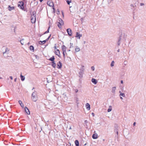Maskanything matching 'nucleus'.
I'll return each mask as SVG.
<instances>
[{
    "mask_svg": "<svg viewBox=\"0 0 146 146\" xmlns=\"http://www.w3.org/2000/svg\"><path fill=\"white\" fill-rule=\"evenodd\" d=\"M36 12L35 11H33L32 14L31 16V20L32 23H35L36 21Z\"/></svg>",
    "mask_w": 146,
    "mask_h": 146,
    "instance_id": "nucleus-1",
    "label": "nucleus"
},
{
    "mask_svg": "<svg viewBox=\"0 0 146 146\" xmlns=\"http://www.w3.org/2000/svg\"><path fill=\"white\" fill-rule=\"evenodd\" d=\"M32 99L33 101L35 102L38 99L37 92L36 91H35L32 94Z\"/></svg>",
    "mask_w": 146,
    "mask_h": 146,
    "instance_id": "nucleus-2",
    "label": "nucleus"
},
{
    "mask_svg": "<svg viewBox=\"0 0 146 146\" xmlns=\"http://www.w3.org/2000/svg\"><path fill=\"white\" fill-rule=\"evenodd\" d=\"M19 3H20V4H18V7L21 9L23 10L24 9V2L22 1H21L19 2Z\"/></svg>",
    "mask_w": 146,
    "mask_h": 146,
    "instance_id": "nucleus-3",
    "label": "nucleus"
},
{
    "mask_svg": "<svg viewBox=\"0 0 146 146\" xmlns=\"http://www.w3.org/2000/svg\"><path fill=\"white\" fill-rule=\"evenodd\" d=\"M58 21L59 22H58V24L57 25V26L59 27H60V26L63 25L64 23L62 20L61 19H60Z\"/></svg>",
    "mask_w": 146,
    "mask_h": 146,
    "instance_id": "nucleus-4",
    "label": "nucleus"
},
{
    "mask_svg": "<svg viewBox=\"0 0 146 146\" xmlns=\"http://www.w3.org/2000/svg\"><path fill=\"white\" fill-rule=\"evenodd\" d=\"M62 50L63 52V55L64 57L65 56V53H66V47L65 46L63 45L62 46Z\"/></svg>",
    "mask_w": 146,
    "mask_h": 146,
    "instance_id": "nucleus-5",
    "label": "nucleus"
},
{
    "mask_svg": "<svg viewBox=\"0 0 146 146\" xmlns=\"http://www.w3.org/2000/svg\"><path fill=\"white\" fill-rule=\"evenodd\" d=\"M67 31L68 34L70 36H71L72 35V30L70 29H68L67 30Z\"/></svg>",
    "mask_w": 146,
    "mask_h": 146,
    "instance_id": "nucleus-6",
    "label": "nucleus"
},
{
    "mask_svg": "<svg viewBox=\"0 0 146 146\" xmlns=\"http://www.w3.org/2000/svg\"><path fill=\"white\" fill-rule=\"evenodd\" d=\"M25 112L28 114H30V112L28 108L26 107L25 108Z\"/></svg>",
    "mask_w": 146,
    "mask_h": 146,
    "instance_id": "nucleus-7",
    "label": "nucleus"
},
{
    "mask_svg": "<svg viewBox=\"0 0 146 146\" xmlns=\"http://www.w3.org/2000/svg\"><path fill=\"white\" fill-rule=\"evenodd\" d=\"M62 64L60 61L58 62L57 64V68H60L62 67Z\"/></svg>",
    "mask_w": 146,
    "mask_h": 146,
    "instance_id": "nucleus-8",
    "label": "nucleus"
},
{
    "mask_svg": "<svg viewBox=\"0 0 146 146\" xmlns=\"http://www.w3.org/2000/svg\"><path fill=\"white\" fill-rule=\"evenodd\" d=\"M9 50L7 47L5 48V51L3 52V53L4 54H8Z\"/></svg>",
    "mask_w": 146,
    "mask_h": 146,
    "instance_id": "nucleus-9",
    "label": "nucleus"
},
{
    "mask_svg": "<svg viewBox=\"0 0 146 146\" xmlns=\"http://www.w3.org/2000/svg\"><path fill=\"white\" fill-rule=\"evenodd\" d=\"M119 127L117 125H116L114 127V131L116 132V131H118Z\"/></svg>",
    "mask_w": 146,
    "mask_h": 146,
    "instance_id": "nucleus-10",
    "label": "nucleus"
},
{
    "mask_svg": "<svg viewBox=\"0 0 146 146\" xmlns=\"http://www.w3.org/2000/svg\"><path fill=\"white\" fill-rule=\"evenodd\" d=\"M55 53L56 55L58 56H59L60 54V51L58 49L56 50V51H55Z\"/></svg>",
    "mask_w": 146,
    "mask_h": 146,
    "instance_id": "nucleus-11",
    "label": "nucleus"
},
{
    "mask_svg": "<svg viewBox=\"0 0 146 146\" xmlns=\"http://www.w3.org/2000/svg\"><path fill=\"white\" fill-rule=\"evenodd\" d=\"M82 35L79 34L78 32L76 33V37H78L79 39L80 38V37L82 36Z\"/></svg>",
    "mask_w": 146,
    "mask_h": 146,
    "instance_id": "nucleus-12",
    "label": "nucleus"
},
{
    "mask_svg": "<svg viewBox=\"0 0 146 146\" xmlns=\"http://www.w3.org/2000/svg\"><path fill=\"white\" fill-rule=\"evenodd\" d=\"M86 108L88 110H89L90 109V105L88 103H87L86 104Z\"/></svg>",
    "mask_w": 146,
    "mask_h": 146,
    "instance_id": "nucleus-13",
    "label": "nucleus"
},
{
    "mask_svg": "<svg viewBox=\"0 0 146 146\" xmlns=\"http://www.w3.org/2000/svg\"><path fill=\"white\" fill-rule=\"evenodd\" d=\"M92 82L94 84H96L97 82V80L94 78H92Z\"/></svg>",
    "mask_w": 146,
    "mask_h": 146,
    "instance_id": "nucleus-14",
    "label": "nucleus"
},
{
    "mask_svg": "<svg viewBox=\"0 0 146 146\" xmlns=\"http://www.w3.org/2000/svg\"><path fill=\"white\" fill-rule=\"evenodd\" d=\"M116 89V87H114L112 88V89L111 90V92L113 94H115V91Z\"/></svg>",
    "mask_w": 146,
    "mask_h": 146,
    "instance_id": "nucleus-15",
    "label": "nucleus"
},
{
    "mask_svg": "<svg viewBox=\"0 0 146 146\" xmlns=\"http://www.w3.org/2000/svg\"><path fill=\"white\" fill-rule=\"evenodd\" d=\"M92 137L93 139H96L98 138V135L97 134H93Z\"/></svg>",
    "mask_w": 146,
    "mask_h": 146,
    "instance_id": "nucleus-16",
    "label": "nucleus"
},
{
    "mask_svg": "<svg viewBox=\"0 0 146 146\" xmlns=\"http://www.w3.org/2000/svg\"><path fill=\"white\" fill-rule=\"evenodd\" d=\"M48 4L49 6L50 7H52L54 6V4L52 2H48Z\"/></svg>",
    "mask_w": 146,
    "mask_h": 146,
    "instance_id": "nucleus-17",
    "label": "nucleus"
},
{
    "mask_svg": "<svg viewBox=\"0 0 146 146\" xmlns=\"http://www.w3.org/2000/svg\"><path fill=\"white\" fill-rule=\"evenodd\" d=\"M51 65L54 68H55L56 64V63L54 62H52Z\"/></svg>",
    "mask_w": 146,
    "mask_h": 146,
    "instance_id": "nucleus-18",
    "label": "nucleus"
},
{
    "mask_svg": "<svg viewBox=\"0 0 146 146\" xmlns=\"http://www.w3.org/2000/svg\"><path fill=\"white\" fill-rule=\"evenodd\" d=\"M54 56H52L51 58L49 59V60L52 62H54Z\"/></svg>",
    "mask_w": 146,
    "mask_h": 146,
    "instance_id": "nucleus-19",
    "label": "nucleus"
},
{
    "mask_svg": "<svg viewBox=\"0 0 146 146\" xmlns=\"http://www.w3.org/2000/svg\"><path fill=\"white\" fill-rule=\"evenodd\" d=\"M83 72H82L81 71H80L79 72V76L80 78H82L83 76Z\"/></svg>",
    "mask_w": 146,
    "mask_h": 146,
    "instance_id": "nucleus-20",
    "label": "nucleus"
},
{
    "mask_svg": "<svg viewBox=\"0 0 146 146\" xmlns=\"http://www.w3.org/2000/svg\"><path fill=\"white\" fill-rule=\"evenodd\" d=\"M75 143L76 146H79V141L78 140L75 141Z\"/></svg>",
    "mask_w": 146,
    "mask_h": 146,
    "instance_id": "nucleus-21",
    "label": "nucleus"
},
{
    "mask_svg": "<svg viewBox=\"0 0 146 146\" xmlns=\"http://www.w3.org/2000/svg\"><path fill=\"white\" fill-rule=\"evenodd\" d=\"M19 104H20V105H21V106L22 108H24V105H23V104L22 101L21 100H19Z\"/></svg>",
    "mask_w": 146,
    "mask_h": 146,
    "instance_id": "nucleus-22",
    "label": "nucleus"
},
{
    "mask_svg": "<svg viewBox=\"0 0 146 146\" xmlns=\"http://www.w3.org/2000/svg\"><path fill=\"white\" fill-rule=\"evenodd\" d=\"M46 42V40H44L42 41H39V43L40 44H43L44 43H45Z\"/></svg>",
    "mask_w": 146,
    "mask_h": 146,
    "instance_id": "nucleus-23",
    "label": "nucleus"
},
{
    "mask_svg": "<svg viewBox=\"0 0 146 146\" xmlns=\"http://www.w3.org/2000/svg\"><path fill=\"white\" fill-rule=\"evenodd\" d=\"M21 80L22 81H23L25 79V76H23L22 74L20 75Z\"/></svg>",
    "mask_w": 146,
    "mask_h": 146,
    "instance_id": "nucleus-24",
    "label": "nucleus"
},
{
    "mask_svg": "<svg viewBox=\"0 0 146 146\" xmlns=\"http://www.w3.org/2000/svg\"><path fill=\"white\" fill-rule=\"evenodd\" d=\"M8 8H9V10L10 11H11L12 10L14 9V7H11L10 5H9Z\"/></svg>",
    "mask_w": 146,
    "mask_h": 146,
    "instance_id": "nucleus-25",
    "label": "nucleus"
},
{
    "mask_svg": "<svg viewBox=\"0 0 146 146\" xmlns=\"http://www.w3.org/2000/svg\"><path fill=\"white\" fill-rule=\"evenodd\" d=\"M80 50V48L78 46H76V47L75 49V51L76 52H77L79 51Z\"/></svg>",
    "mask_w": 146,
    "mask_h": 146,
    "instance_id": "nucleus-26",
    "label": "nucleus"
},
{
    "mask_svg": "<svg viewBox=\"0 0 146 146\" xmlns=\"http://www.w3.org/2000/svg\"><path fill=\"white\" fill-rule=\"evenodd\" d=\"M112 110V106H109V109L108 110V112H109Z\"/></svg>",
    "mask_w": 146,
    "mask_h": 146,
    "instance_id": "nucleus-27",
    "label": "nucleus"
},
{
    "mask_svg": "<svg viewBox=\"0 0 146 146\" xmlns=\"http://www.w3.org/2000/svg\"><path fill=\"white\" fill-rule=\"evenodd\" d=\"M29 48L31 50H33V51H34V48L33 46H30Z\"/></svg>",
    "mask_w": 146,
    "mask_h": 146,
    "instance_id": "nucleus-28",
    "label": "nucleus"
},
{
    "mask_svg": "<svg viewBox=\"0 0 146 146\" xmlns=\"http://www.w3.org/2000/svg\"><path fill=\"white\" fill-rule=\"evenodd\" d=\"M24 40V39H23L20 41L22 45H23L24 44V42L23 41Z\"/></svg>",
    "mask_w": 146,
    "mask_h": 146,
    "instance_id": "nucleus-29",
    "label": "nucleus"
},
{
    "mask_svg": "<svg viewBox=\"0 0 146 146\" xmlns=\"http://www.w3.org/2000/svg\"><path fill=\"white\" fill-rule=\"evenodd\" d=\"M82 68L80 69V71H81L82 72H84V66L82 65Z\"/></svg>",
    "mask_w": 146,
    "mask_h": 146,
    "instance_id": "nucleus-30",
    "label": "nucleus"
},
{
    "mask_svg": "<svg viewBox=\"0 0 146 146\" xmlns=\"http://www.w3.org/2000/svg\"><path fill=\"white\" fill-rule=\"evenodd\" d=\"M120 96H121L123 97H125V95L124 93H121L119 94Z\"/></svg>",
    "mask_w": 146,
    "mask_h": 146,
    "instance_id": "nucleus-31",
    "label": "nucleus"
},
{
    "mask_svg": "<svg viewBox=\"0 0 146 146\" xmlns=\"http://www.w3.org/2000/svg\"><path fill=\"white\" fill-rule=\"evenodd\" d=\"M66 1L68 5H69L71 2V0H66Z\"/></svg>",
    "mask_w": 146,
    "mask_h": 146,
    "instance_id": "nucleus-32",
    "label": "nucleus"
},
{
    "mask_svg": "<svg viewBox=\"0 0 146 146\" xmlns=\"http://www.w3.org/2000/svg\"><path fill=\"white\" fill-rule=\"evenodd\" d=\"M114 62L113 61H112L111 64V67H113L114 65Z\"/></svg>",
    "mask_w": 146,
    "mask_h": 146,
    "instance_id": "nucleus-33",
    "label": "nucleus"
},
{
    "mask_svg": "<svg viewBox=\"0 0 146 146\" xmlns=\"http://www.w3.org/2000/svg\"><path fill=\"white\" fill-rule=\"evenodd\" d=\"M50 28V27H48V29H47V30L44 33V34H46V33H48L49 32V29Z\"/></svg>",
    "mask_w": 146,
    "mask_h": 146,
    "instance_id": "nucleus-34",
    "label": "nucleus"
},
{
    "mask_svg": "<svg viewBox=\"0 0 146 146\" xmlns=\"http://www.w3.org/2000/svg\"><path fill=\"white\" fill-rule=\"evenodd\" d=\"M130 6L131 7H132L133 8H134V7H136V5H133V4H131L130 5Z\"/></svg>",
    "mask_w": 146,
    "mask_h": 146,
    "instance_id": "nucleus-35",
    "label": "nucleus"
},
{
    "mask_svg": "<svg viewBox=\"0 0 146 146\" xmlns=\"http://www.w3.org/2000/svg\"><path fill=\"white\" fill-rule=\"evenodd\" d=\"M121 43V41H119L118 40L117 42V44L118 46H119L120 45Z\"/></svg>",
    "mask_w": 146,
    "mask_h": 146,
    "instance_id": "nucleus-36",
    "label": "nucleus"
},
{
    "mask_svg": "<svg viewBox=\"0 0 146 146\" xmlns=\"http://www.w3.org/2000/svg\"><path fill=\"white\" fill-rule=\"evenodd\" d=\"M127 61H125L123 62V63H124V64L125 65H126L127 64Z\"/></svg>",
    "mask_w": 146,
    "mask_h": 146,
    "instance_id": "nucleus-37",
    "label": "nucleus"
},
{
    "mask_svg": "<svg viewBox=\"0 0 146 146\" xmlns=\"http://www.w3.org/2000/svg\"><path fill=\"white\" fill-rule=\"evenodd\" d=\"M91 69L93 71H94L95 70V68L94 67V66H92L91 67Z\"/></svg>",
    "mask_w": 146,
    "mask_h": 146,
    "instance_id": "nucleus-38",
    "label": "nucleus"
},
{
    "mask_svg": "<svg viewBox=\"0 0 146 146\" xmlns=\"http://www.w3.org/2000/svg\"><path fill=\"white\" fill-rule=\"evenodd\" d=\"M70 48H72L73 47V43H70Z\"/></svg>",
    "mask_w": 146,
    "mask_h": 146,
    "instance_id": "nucleus-39",
    "label": "nucleus"
},
{
    "mask_svg": "<svg viewBox=\"0 0 146 146\" xmlns=\"http://www.w3.org/2000/svg\"><path fill=\"white\" fill-rule=\"evenodd\" d=\"M131 8V9H133V13H134V11L135 10V8Z\"/></svg>",
    "mask_w": 146,
    "mask_h": 146,
    "instance_id": "nucleus-40",
    "label": "nucleus"
},
{
    "mask_svg": "<svg viewBox=\"0 0 146 146\" xmlns=\"http://www.w3.org/2000/svg\"><path fill=\"white\" fill-rule=\"evenodd\" d=\"M121 36H120L119 37V38L118 40H119V41H121Z\"/></svg>",
    "mask_w": 146,
    "mask_h": 146,
    "instance_id": "nucleus-41",
    "label": "nucleus"
},
{
    "mask_svg": "<svg viewBox=\"0 0 146 146\" xmlns=\"http://www.w3.org/2000/svg\"><path fill=\"white\" fill-rule=\"evenodd\" d=\"M50 36H51V35H50V36L48 37V38L47 39H46L45 40H46V41H47L48 39H49V38H50Z\"/></svg>",
    "mask_w": 146,
    "mask_h": 146,
    "instance_id": "nucleus-42",
    "label": "nucleus"
},
{
    "mask_svg": "<svg viewBox=\"0 0 146 146\" xmlns=\"http://www.w3.org/2000/svg\"><path fill=\"white\" fill-rule=\"evenodd\" d=\"M144 5V3H140V5L141 6H143V5Z\"/></svg>",
    "mask_w": 146,
    "mask_h": 146,
    "instance_id": "nucleus-43",
    "label": "nucleus"
},
{
    "mask_svg": "<svg viewBox=\"0 0 146 146\" xmlns=\"http://www.w3.org/2000/svg\"><path fill=\"white\" fill-rule=\"evenodd\" d=\"M75 91L76 93H77L78 92V90L77 89H76L75 90Z\"/></svg>",
    "mask_w": 146,
    "mask_h": 146,
    "instance_id": "nucleus-44",
    "label": "nucleus"
},
{
    "mask_svg": "<svg viewBox=\"0 0 146 146\" xmlns=\"http://www.w3.org/2000/svg\"><path fill=\"white\" fill-rule=\"evenodd\" d=\"M9 78L11 80H12L13 79V77L12 76H10Z\"/></svg>",
    "mask_w": 146,
    "mask_h": 146,
    "instance_id": "nucleus-45",
    "label": "nucleus"
},
{
    "mask_svg": "<svg viewBox=\"0 0 146 146\" xmlns=\"http://www.w3.org/2000/svg\"><path fill=\"white\" fill-rule=\"evenodd\" d=\"M35 56L36 57V58H38V56H37V55H35Z\"/></svg>",
    "mask_w": 146,
    "mask_h": 146,
    "instance_id": "nucleus-46",
    "label": "nucleus"
},
{
    "mask_svg": "<svg viewBox=\"0 0 146 146\" xmlns=\"http://www.w3.org/2000/svg\"><path fill=\"white\" fill-rule=\"evenodd\" d=\"M135 124H136V122H134L133 123V126H135Z\"/></svg>",
    "mask_w": 146,
    "mask_h": 146,
    "instance_id": "nucleus-47",
    "label": "nucleus"
},
{
    "mask_svg": "<svg viewBox=\"0 0 146 146\" xmlns=\"http://www.w3.org/2000/svg\"><path fill=\"white\" fill-rule=\"evenodd\" d=\"M92 115H93V116H94V113H92Z\"/></svg>",
    "mask_w": 146,
    "mask_h": 146,
    "instance_id": "nucleus-48",
    "label": "nucleus"
},
{
    "mask_svg": "<svg viewBox=\"0 0 146 146\" xmlns=\"http://www.w3.org/2000/svg\"><path fill=\"white\" fill-rule=\"evenodd\" d=\"M115 133H116L117 134V136H118V131H116Z\"/></svg>",
    "mask_w": 146,
    "mask_h": 146,
    "instance_id": "nucleus-49",
    "label": "nucleus"
},
{
    "mask_svg": "<svg viewBox=\"0 0 146 146\" xmlns=\"http://www.w3.org/2000/svg\"><path fill=\"white\" fill-rule=\"evenodd\" d=\"M53 10L54 11H55V9L53 7Z\"/></svg>",
    "mask_w": 146,
    "mask_h": 146,
    "instance_id": "nucleus-50",
    "label": "nucleus"
},
{
    "mask_svg": "<svg viewBox=\"0 0 146 146\" xmlns=\"http://www.w3.org/2000/svg\"><path fill=\"white\" fill-rule=\"evenodd\" d=\"M120 99L121 100H123V98L122 97H120Z\"/></svg>",
    "mask_w": 146,
    "mask_h": 146,
    "instance_id": "nucleus-51",
    "label": "nucleus"
},
{
    "mask_svg": "<svg viewBox=\"0 0 146 146\" xmlns=\"http://www.w3.org/2000/svg\"><path fill=\"white\" fill-rule=\"evenodd\" d=\"M87 122H88V121L86 120L85 121V123H87Z\"/></svg>",
    "mask_w": 146,
    "mask_h": 146,
    "instance_id": "nucleus-52",
    "label": "nucleus"
},
{
    "mask_svg": "<svg viewBox=\"0 0 146 146\" xmlns=\"http://www.w3.org/2000/svg\"><path fill=\"white\" fill-rule=\"evenodd\" d=\"M121 84H123V80H121Z\"/></svg>",
    "mask_w": 146,
    "mask_h": 146,
    "instance_id": "nucleus-53",
    "label": "nucleus"
},
{
    "mask_svg": "<svg viewBox=\"0 0 146 146\" xmlns=\"http://www.w3.org/2000/svg\"><path fill=\"white\" fill-rule=\"evenodd\" d=\"M17 78H16L15 79L14 81L15 82H16L17 81Z\"/></svg>",
    "mask_w": 146,
    "mask_h": 146,
    "instance_id": "nucleus-54",
    "label": "nucleus"
},
{
    "mask_svg": "<svg viewBox=\"0 0 146 146\" xmlns=\"http://www.w3.org/2000/svg\"><path fill=\"white\" fill-rule=\"evenodd\" d=\"M117 52H119L120 51V49H118L117 50Z\"/></svg>",
    "mask_w": 146,
    "mask_h": 146,
    "instance_id": "nucleus-55",
    "label": "nucleus"
},
{
    "mask_svg": "<svg viewBox=\"0 0 146 146\" xmlns=\"http://www.w3.org/2000/svg\"><path fill=\"white\" fill-rule=\"evenodd\" d=\"M43 1V0H40V2H42Z\"/></svg>",
    "mask_w": 146,
    "mask_h": 146,
    "instance_id": "nucleus-56",
    "label": "nucleus"
},
{
    "mask_svg": "<svg viewBox=\"0 0 146 146\" xmlns=\"http://www.w3.org/2000/svg\"><path fill=\"white\" fill-rule=\"evenodd\" d=\"M54 48L55 49H56V47L55 46H54Z\"/></svg>",
    "mask_w": 146,
    "mask_h": 146,
    "instance_id": "nucleus-57",
    "label": "nucleus"
},
{
    "mask_svg": "<svg viewBox=\"0 0 146 146\" xmlns=\"http://www.w3.org/2000/svg\"><path fill=\"white\" fill-rule=\"evenodd\" d=\"M85 43H86V41H84V44H85Z\"/></svg>",
    "mask_w": 146,
    "mask_h": 146,
    "instance_id": "nucleus-58",
    "label": "nucleus"
},
{
    "mask_svg": "<svg viewBox=\"0 0 146 146\" xmlns=\"http://www.w3.org/2000/svg\"><path fill=\"white\" fill-rule=\"evenodd\" d=\"M72 129V128H71V127H70V128H69V129Z\"/></svg>",
    "mask_w": 146,
    "mask_h": 146,
    "instance_id": "nucleus-59",
    "label": "nucleus"
},
{
    "mask_svg": "<svg viewBox=\"0 0 146 146\" xmlns=\"http://www.w3.org/2000/svg\"><path fill=\"white\" fill-rule=\"evenodd\" d=\"M62 14L63 16H64V14H63V13L62 12Z\"/></svg>",
    "mask_w": 146,
    "mask_h": 146,
    "instance_id": "nucleus-60",
    "label": "nucleus"
},
{
    "mask_svg": "<svg viewBox=\"0 0 146 146\" xmlns=\"http://www.w3.org/2000/svg\"><path fill=\"white\" fill-rule=\"evenodd\" d=\"M119 92L120 94L121 93V91H119Z\"/></svg>",
    "mask_w": 146,
    "mask_h": 146,
    "instance_id": "nucleus-61",
    "label": "nucleus"
},
{
    "mask_svg": "<svg viewBox=\"0 0 146 146\" xmlns=\"http://www.w3.org/2000/svg\"><path fill=\"white\" fill-rule=\"evenodd\" d=\"M5 141H4V143L5 144Z\"/></svg>",
    "mask_w": 146,
    "mask_h": 146,
    "instance_id": "nucleus-62",
    "label": "nucleus"
},
{
    "mask_svg": "<svg viewBox=\"0 0 146 146\" xmlns=\"http://www.w3.org/2000/svg\"><path fill=\"white\" fill-rule=\"evenodd\" d=\"M86 143L85 144H84V145H86Z\"/></svg>",
    "mask_w": 146,
    "mask_h": 146,
    "instance_id": "nucleus-63",
    "label": "nucleus"
},
{
    "mask_svg": "<svg viewBox=\"0 0 146 146\" xmlns=\"http://www.w3.org/2000/svg\"><path fill=\"white\" fill-rule=\"evenodd\" d=\"M1 78H1V77H0V79H1Z\"/></svg>",
    "mask_w": 146,
    "mask_h": 146,
    "instance_id": "nucleus-64",
    "label": "nucleus"
}]
</instances>
